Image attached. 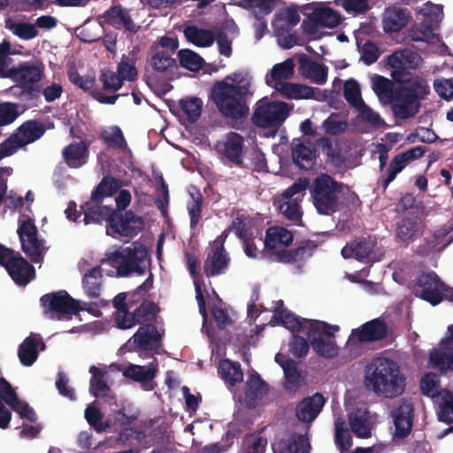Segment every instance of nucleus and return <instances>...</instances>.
Segmentation results:
<instances>
[{
    "label": "nucleus",
    "mask_w": 453,
    "mask_h": 453,
    "mask_svg": "<svg viewBox=\"0 0 453 453\" xmlns=\"http://www.w3.org/2000/svg\"><path fill=\"white\" fill-rule=\"evenodd\" d=\"M421 63V56L411 49L395 50L388 57L392 80L381 75L372 78V90L379 101L382 104H392L393 114L397 119L414 117L419 111V100L429 93L426 81L419 75L413 76L411 72Z\"/></svg>",
    "instance_id": "nucleus-1"
},
{
    "label": "nucleus",
    "mask_w": 453,
    "mask_h": 453,
    "mask_svg": "<svg viewBox=\"0 0 453 453\" xmlns=\"http://www.w3.org/2000/svg\"><path fill=\"white\" fill-rule=\"evenodd\" d=\"M365 385L379 396L394 398L405 389V377L396 362L387 357H376L367 366Z\"/></svg>",
    "instance_id": "nucleus-2"
},
{
    "label": "nucleus",
    "mask_w": 453,
    "mask_h": 453,
    "mask_svg": "<svg viewBox=\"0 0 453 453\" xmlns=\"http://www.w3.org/2000/svg\"><path fill=\"white\" fill-rule=\"evenodd\" d=\"M248 92V85H234L226 81H218L211 88L210 97L221 116L240 120L249 114Z\"/></svg>",
    "instance_id": "nucleus-3"
},
{
    "label": "nucleus",
    "mask_w": 453,
    "mask_h": 453,
    "mask_svg": "<svg viewBox=\"0 0 453 453\" xmlns=\"http://www.w3.org/2000/svg\"><path fill=\"white\" fill-rule=\"evenodd\" d=\"M342 190V183L328 174L317 177L311 188L312 203L319 214L332 215L342 208L338 195Z\"/></svg>",
    "instance_id": "nucleus-4"
},
{
    "label": "nucleus",
    "mask_w": 453,
    "mask_h": 453,
    "mask_svg": "<svg viewBox=\"0 0 453 453\" xmlns=\"http://www.w3.org/2000/svg\"><path fill=\"white\" fill-rule=\"evenodd\" d=\"M17 234L20 242L21 250L29 258L31 263H42L48 250L46 242L39 236L35 220L24 213L18 220Z\"/></svg>",
    "instance_id": "nucleus-5"
},
{
    "label": "nucleus",
    "mask_w": 453,
    "mask_h": 453,
    "mask_svg": "<svg viewBox=\"0 0 453 453\" xmlns=\"http://www.w3.org/2000/svg\"><path fill=\"white\" fill-rule=\"evenodd\" d=\"M291 108L287 103L269 101L266 97L258 100L251 121L262 128H278L289 115Z\"/></svg>",
    "instance_id": "nucleus-6"
},
{
    "label": "nucleus",
    "mask_w": 453,
    "mask_h": 453,
    "mask_svg": "<svg viewBox=\"0 0 453 453\" xmlns=\"http://www.w3.org/2000/svg\"><path fill=\"white\" fill-rule=\"evenodd\" d=\"M40 302L44 316L50 319H60L62 315H77L83 310L80 302L65 291L45 294L40 298Z\"/></svg>",
    "instance_id": "nucleus-7"
},
{
    "label": "nucleus",
    "mask_w": 453,
    "mask_h": 453,
    "mask_svg": "<svg viewBox=\"0 0 453 453\" xmlns=\"http://www.w3.org/2000/svg\"><path fill=\"white\" fill-rule=\"evenodd\" d=\"M99 81L102 83V89L90 90L91 96L98 103L114 104L120 96H127V93H117L123 87L124 81L116 72L108 68L101 70Z\"/></svg>",
    "instance_id": "nucleus-8"
},
{
    "label": "nucleus",
    "mask_w": 453,
    "mask_h": 453,
    "mask_svg": "<svg viewBox=\"0 0 453 453\" xmlns=\"http://www.w3.org/2000/svg\"><path fill=\"white\" fill-rule=\"evenodd\" d=\"M425 153L421 146H416L406 151L400 152L393 157L385 171L378 180V184L386 191L388 185L394 181L410 162L420 158Z\"/></svg>",
    "instance_id": "nucleus-9"
},
{
    "label": "nucleus",
    "mask_w": 453,
    "mask_h": 453,
    "mask_svg": "<svg viewBox=\"0 0 453 453\" xmlns=\"http://www.w3.org/2000/svg\"><path fill=\"white\" fill-rule=\"evenodd\" d=\"M417 284L421 288L419 297L433 306L446 300V296L451 288L446 285L434 272L422 273Z\"/></svg>",
    "instance_id": "nucleus-10"
},
{
    "label": "nucleus",
    "mask_w": 453,
    "mask_h": 453,
    "mask_svg": "<svg viewBox=\"0 0 453 453\" xmlns=\"http://www.w3.org/2000/svg\"><path fill=\"white\" fill-rule=\"evenodd\" d=\"M340 13L326 6L316 7L303 20L302 27L305 34L315 35L319 27L334 28L341 23Z\"/></svg>",
    "instance_id": "nucleus-11"
},
{
    "label": "nucleus",
    "mask_w": 453,
    "mask_h": 453,
    "mask_svg": "<svg viewBox=\"0 0 453 453\" xmlns=\"http://www.w3.org/2000/svg\"><path fill=\"white\" fill-rule=\"evenodd\" d=\"M388 335V327L380 318L369 320L359 327L352 329L348 342L358 345L365 342H374L385 339Z\"/></svg>",
    "instance_id": "nucleus-12"
},
{
    "label": "nucleus",
    "mask_w": 453,
    "mask_h": 453,
    "mask_svg": "<svg viewBox=\"0 0 453 453\" xmlns=\"http://www.w3.org/2000/svg\"><path fill=\"white\" fill-rule=\"evenodd\" d=\"M143 227V219L131 210L125 211L115 210L113 218L111 219L110 229L123 237L133 238L142 232Z\"/></svg>",
    "instance_id": "nucleus-13"
},
{
    "label": "nucleus",
    "mask_w": 453,
    "mask_h": 453,
    "mask_svg": "<svg viewBox=\"0 0 453 453\" xmlns=\"http://www.w3.org/2000/svg\"><path fill=\"white\" fill-rule=\"evenodd\" d=\"M126 255L121 265H117L119 276H129L133 273L142 275L145 273V261L149 257L148 250L141 243L134 242L132 247L125 248Z\"/></svg>",
    "instance_id": "nucleus-14"
},
{
    "label": "nucleus",
    "mask_w": 453,
    "mask_h": 453,
    "mask_svg": "<svg viewBox=\"0 0 453 453\" xmlns=\"http://www.w3.org/2000/svg\"><path fill=\"white\" fill-rule=\"evenodd\" d=\"M230 264V257L224 247V240L217 238L203 262V273L207 278L224 274Z\"/></svg>",
    "instance_id": "nucleus-15"
},
{
    "label": "nucleus",
    "mask_w": 453,
    "mask_h": 453,
    "mask_svg": "<svg viewBox=\"0 0 453 453\" xmlns=\"http://www.w3.org/2000/svg\"><path fill=\"white\" fill-rule=\"evenodd\" d=\"M4 269L15 284L20 287L27 286L35 278V267L18 251L11 257Z\"/></svg>",
    "instance_id": "nucleus-16"
},
{
    "label": "nucleus",
    "mask_w": 453,
    "mask_h": 453,
    "mask_svg": "<svg viewBox=\"0 0 453 453\" xmlns=\"http://www.w3.org/2000/svg\"><path fill=\"white\" fill-rule=\"evenodd\" d=\"M160 334L153 324H147L139 327L134 334L125 344L129 351L135 349L152 350L158 348Z\"/></svg>",
    "instance_id": "nucleus-17"
},
{
    "label": "nucleus",
    "mask_w": 453,
    "mask_h": 453,
    "mask_svg": "<svg viewBox=\"0 0 453 453\" xmlns=\"http://www.w3.org/2000/svg\"><path fill=\"white\" fill-rule=\"evenodd\" d=\"M42 69L34 65L22 64L18 67L10 69L8 77L17 82L28 94L38 91L34 87L42 79Z\"/></svg>",
    "instance_id": "nucleus-18"
},
{
    "label": "nucleus",
    "mask_w": 453,
    "mask_h": 453,
    "mask_svg": "<svg viewBox=\"0 0 453 453\" xmlns=\"http://www.w3.org/2000/svg\"><path fill=\"white\" fill-rule=\"evenodd\" d=\"M448 332L449 336L441 342V349H434L429 354L432 366L441 371L453 370V324Z\"/></svg>",
    "instance_id": "nucleus-19"
},
{
    "label": "nucleus",
    "mask_w": 453,
    "mask_h": 453,
    "mask_svg": "<svg viewBox=\"0 0 453 453\" xmlns=\"http://www.w3.org/2000/svg\"><path fill=\"white\" fill-rule=\"evenodd\" d=\"M413 412L412 403L404 399L392 411L395 437L405 438L410 434L413 425Z\"/></svg>",
    "instance_id": "nucleus-20"
},
{
    "label": "nucleus",
    "mask_w": 453,
    "mask_h": 453,
    "mask_svg": "<svg viewBox=\"0 0 453 453\" xmlns=\"http://www.w3.org/2000/svg\"><path fill=\"white\" fill-rule=\"evenodd\" d=\"M103 23L110 25L116 29L125 28L127 31L136 33L138 27L135 26L127 10L120 5H114L109 8L100 16Z\"/></svg>",
    "instance_id": "nucleus-21"
},
{
    "label": "nucleus",
    "mask_w": 453,
    "mask_h": 453,
    "mask_svg": "<svg viewBox=\"0 0 453 453\" xmlns=\"http://www.w3.org/2000/svg\"><path fill=\"white\" fill-rule=\"evenodd\" d=\"M268 384L257 372L249 376L244 392V402L248 409H255L260 403L264 395L268 392Z\"/></svg>",
    "instance_id": "nucleus-22"
},
{
    "label": "nucleus",
    "mask_w": 453,
    "mask_h": 453,
    "mask_svg": "<svg viewBox=\"0 0 453 453\" xmlns=\"http://www.w3.org/2000/svg\"><path fill=\"white\" fill-rule=\"evenodd\" d=\"M326 399L320 393H316L311 396L303 398L296 409L297 418L302 422H311L320 413Z\"/></svg>",
    "instance_id": "nucleus-23"
},
{
    "label": "nucleus",
    "mask_w": 453,
    "mask_h": 453,
    "mask_svg": "<svg viewBox=\"0 0 453 453\" xmlns=\"http://www.w3.org/2000/svg\"><path fill=\"white\" fill-rule=\"evenodd\" d=\"M45 343L39 334H31L18 349V357L24 366H31L38 358L39 350H44Z\"/></svg>",
    "instance_id": "nucleus-24"
},
{
    "label": "nucleus",
    "mask_w": 453,
    "mask_h": 453,
    "mask_svg": "<svg viewBox=\"0 0 453 453\" xmlns=\"http://www.w3.org/2000/svg\"><path fill=\"white\" fill-rule=\"evenodd\" d=\"M307 337L311 342V347L315 346L316 342L326 338H334L335 333L339 331L340 327L335 325H329L326 322L316 319H304Z\"/></svg>",
    "instance_id": "nucleus-25"
},
{
    "label": "nucleus",
    "mask_w": 453,
    "mask_h": 453,
    "mask_svg": "<svg viewBox=\"0 0 453 453\" xmlns=\"http://www.w3.org/2000/svg\"><path fill=\"white\" fill-rule=\"evenodd\" d=\"M422 227V220L417 213L409 211L395 224V237L402 242L411 241Z\"/></svg>",
    "instance_id": "nucleus-26"
},
{
    "label": "nucleus",
    "mask_w": 453,
    "mask_h": 453,
    "mask_svg": "<svg viewBox=\"0 0 453 453\" xmlns=\"http://www.w3.org/2000/svg\"><path fill=\"white\" fill-rule=\"evenodd\" d=\"M81 208L84 213L83 220L86 225L90 223L101 224L103 221H106L109 227L111 226V219L113 218L115 213L113 208L93 203L91 199L84 203Z\"/></svg>",
    "instance_id": "nucleus-27"
},
{
    "label": "nucleus",
    "mask_w": 453,
    "mask_h": 453,
    "mask_svg": "<svg viewBox=\"0 0 453 453\" xmlns=\"http://www.w3.org/2000/svg\"><path fill=\"white\" fill-rule=\"evenodd\" d=\"M88 144L84 142H73L64 148L62 156L65 163L70 168H80L88 159Z\"/></svg>",
    "instance_id": "nucleus-28"
},
{
    "label": "nucleus",
    "mask_w": 453,
    "mask_h": 453,
    "mask_svg": "<svg viewBox=\"0 0 453 453\" xmlns=\"http://www.w3.org/2000/svg\"><path fill=\"white\" fill-rule=\"evenodd\" d=\"M244 147L243 137L236 132H229L225 136L222 155L236 165L242 164V151Z\"/></svg>",
    "instance_id": "nucleus-29"
},
{
    "label": "nucleus",
    "mask_w": 453,
    "mask_h": 453,
    "mask_svg": "<svg viewBox=\"0 0 453 453\" xmlns=\"http://www.w3.org/2000/svg\"><path fill=\"white\" fill-rule=\"evenodd\" d=\"M374 245L375 242L369 238L357 239L342 250V255L344 258L354 257L358 261L370 262Z\"/></svg>",
    "instance_id": "nucleus-30"
},
{
    "label": "nucleus",
    "mask_w": 453,
    "mask_h": 453,
    "mask_svg": "<svg viewBox=\"0 0 453 453\" xmlns=\"http://www.w3.org/2000/svg\"><path fill=\"white\" fill-rule=\"evenodd\" d=\"M293 162L302 169L310 170L315 165L316 149L311 142L292 144Z\"/></svg>",
    "instance_id": "nucleus-31"
},
{
    "label": "nucleus",
    "mask_w": 453,
    "mask_h": 453,
    "mask_svg": "<svg viewBox=\"0 0 453 453\" xmlns=\"http://www.w3.org/2000/svg\"><path fill=\"white\" fill-rule=\"evenodd\" d=\"M410 14L407 9L399 7L386 10L383 18V29L386 33H397L408 23Z\"/></svg>",
    "instance_id": "nucleus-32"
},
{
    "label": "nucleus",
    "mask_w": 453,
    "mask_h": 453,
    "mask_svg": "<svg viewBox=\"0 0 453 453\" xmlns=\"http://www.w3.org/2000/svg\"><path fill=\"white\" fill-rule=\"evenodd\" d=\"M312 254V249L307 245H301L296 249L282 250L280 251L270 252L268 259L271 262L284 264H293L297 261L304 260Z\"/></svg>",
    "instance_id": "nucleus-33"
},
{
    "label": "nucleus",
    "mask_w": 453,
    "mask_h": 453,
    "mask_svg": "<svg viewBox=\"0 0 453 453\" xmlns=\"http://www.w3.org/2000/svg\"><path fill=\"white\" fill-rule=\"evenodd\" d=\"M45 130V127L42 122L36 119H30L25 121L18 128V132L15 134L19 136L21 144L26 146L39 140L44 134Z\"/></svg>",
    "instance_id": "nucleus-34"
},
{
    "label": "nucleus",
    "mask_w": 453,
    "mask_h": 453,
    "mask_svg": "<svg viewBox=\"0 0 453 453\" xmlns=\"http://www.w3.org/2000/svg\"><path fill=\"white\" fill-rule=\"evenodd\" d=\"M301 73L317 84H324L327 78V67L308 58L300 60Z\"/></svg>",
    "instance_id": "nucleus-35"
},
{
    "label": "nucleus",
    "mask_w": 453,
    "mask_h": 453,
    "mask_svg": "<svg viewBox=\"0 0 453 453\" xmlns=\"http://www.w3.org/2000/svg\"><path fill=\"white\" fill-rule=\"evenodd\" d=\"M120 188V180L110 175L104 176L93 190L91 200L93 203H102L104 197L117 194Z\"/></svg>",
    "instance_id": "nucleus-36"
},
{
    "label": "nucleus",
    "mask_w": 453,
    "mask_h": 453,
    "mask_svg": "<svg viewBox=\"0 0 453 453\" xmlns=\"http://www.w3.org/2000/svg\"><path fill=\"white\" fill-rule=\"evenodd\" d=\"M304 319H300L287 309L279 311V307H275V313L272 318L271 323L274 324V321H277L278 324L282 325L292 333H299L304 330Z\"/></svg>",
    "instance_id": "nucleus-37"
},
{
    "label": "nucleus",
    "mask_w": 453,
    "mask_h": 453,
    "mask_svg": "<svg viewBox=\"0 0 453 453\" xmlns=\"http://www.w3.org/2000/svg\"><path fill=\"white\" fill-rule=\"evenodd\" d=\"M103 279V270L96 265L88 271L82 278V287L86 295L90 298H97L100 296Z\"/></svg>",
    "instance_id": "nucleus-38"
},
{
    "label": "nucleus",
    "mask_w": 453,
    "mask_h": 453,
    "mask_svg": "<svg viewBox=\"0 0 453 453\" xmlns=\"http://www.w3.org/2000/svg\"><path fill=\"white\" fill-rule=\"evenodd\" d=\"M218 372L224 381L230 386H234L243 380V372L238 362H233L228 359L221 360L219 365Z\"/></svg>",
    "instance_id": "nucleus-39"
},
{
    "label": "nucleus",
    "mask_w": 453,
    "mask_h": 453,
    "mask_svg": "<svg viewBox=\"0 0 453 453\" xmlns=\"http://www.w3.org/2000/svg\"><path fill=\"white\" fill-rule=\"evenodd\" d=\"M295 64L292 59L288 58L285 61L276 64L271 70L270 76L266 75V83L272 86L271 81H274L273 87L276 88L279 83L287 82L294 75Z\"/></svg>",
    "instance_id": "nucleus-40"
},
{
    "label": "nucleus",
    "mask_w": 453,
    "mask_h": 453,
    "mask_svg": "<svg viewBox=\"0 0 453 453\" xmlns=\"http://www.w3.org/2000/svg\"><path fill=\"white\" fill-rule=\"evenodd\" d=\"M276 90L288 99H309L314 96V89L312 88L288 81L279 83Z\"/></svg>",
    "instance_id": "nucleus-41"
},
{
    "label": "nucleus",
    "mask_w": 453,
    "mask_h": 453,
    "mask_svg": "<svg viewBox=\"0 0 453 453\" xmlns=\"http://www.w3.org/2000/svg\"><path fill=\"white\" fill-rule=\"evenodd\" d=\"M186 39L197 47H210L215 41V35L209 29L188 26L184 29Z\"/></svg>",
    "instance_id": "nucleus-42"
},
{
    "label": "nucleus",
    "mask_w": 453,
    "mask_h": 453,
    "mask_svg": "<svg viewBox=\"0 0 453 453\" xmlns=\"http://www.w3.org/2000/svg\"><path fill=\"white\" fill-rule=\"evenodd\" d=\"M92 377L89 381V392L95 397L105 396L110 391L106 381L107 372L95 365L89 367Z\"/></svg>",
    "instance_id": "nucleus-43"
},
{
    "label": "nucleus",
    "mask_w": 453,
    "mask_h": 453,
    "mask_svg": "<svg viewBox=\"0 0 453 453\" xmlns=\"http://www.w3.org/2000/svg\"><path fill=\"white\" fill-rule=\"evenodd\" d=\"M159 312L160 308L157 303L152 301L143 300L134 310L136 322L142 326L152 324Z\"/></svg>",
    "instance_id": "nucleus-44"
},
{
    "label": "nucleus",
    "mask_w": 453,
    "mask_h": 453,
    "mask_svg": "<svg viewBox=\"0 0 453 453\" xmlns=\"http://www.w3.org/2000/svg\"><path fill=\"white\" fill-rule=\"evenodd\" d=\"M179 105L190 123H195L198 120L203 110V101L200 98L190 97L181 99Z\"/></svg>",
    "instance_id": "nucleus-45"
},
{
    "label": "nucleus",
    "mask_w": 453,
    "mask_h": 453,
    "mask_svg": "<svg viewBox=\"0 0 453 453\" xmlns=\"http://www.w3.org/2000/svg\"><path fill=\"white\" fill-rule=\"evenodd\" d=\"M149 66L157 73H164L176 66V60L165 51L152 53L148 60Z\"/></svg>",
    "instance_id": "nucleus-46"
},
{
    "label": "nucleus",
    "mask_w": 453,
    "mask_h": 453,
    "mask_svg": "<svg viewBox=\"0 0 453 453\" xmlns=\"http://www.w3.org/2000/svg\"><path fill=\"white\" fill-rule=\"evenodd\" d=\"M123 375L137 382H149L155 378L156 372L154 369L150 367L129 365L125 369Z\"/></svg>",
    "instance_id": "nucleus-47"
},
{
    "label": "nucleus",
    "mask_w": 453,
    "mask_h": 453,
    "mask_svg": "<svg viewBox=\"0 0 453 453\" xmlns=\"http://www.w3.org/2000/svg\"><path fill=\"white\" fill-rule=\"evenodd\" d=\"M85 418L88 425L97 433L106 432L108 423L104 420V414L98 407L88 405L84 412Z\"/></svg>",
    "instance_id": "nucleus-48"
},
{
    "label": "nucleus",
    "mask_w": 453,
    "mask_h": 453,
    "mask_svg": "<svg viewBox=\"0 0 453 453\" xmlns=\"http://www.w3.org/2000/svg\"><path fill=\"white\" fill-rule=\"evenodd\" d=\"M136 60L129 56L123 55L117 66V73L121 80L134 81L137 79L138 72L135 67Z\"/></svg>",
    "instance_id": "nucleus-49"
},
{
    "label": "nucleus",
    "mask_w": 453,
    "mask_h": 453,
    "mask_svg": "<svg viewBox=\"0 0 453 453\" xmlns=\"http://www.w3.org/2000/svg\"><path fill=\"white\" fill-rule=\"evenodd\" d=\"M343 96L345 100L355 110L365 103L361 96L360 86L354 79H349L344 83Z\"/></svg>",
    "instance_id": "nucleus-50"
},
{
    "label": "nucleus",
    "mask_w": 453,
    "mask_h": 453,
    "mask_svg": "<svg viewBox=\"0 0 453 453\" xmlns=\"http://www.w3.org/2000/svg\"><path fill=\"white\" fill-rule=\"evenodd\" d=\"M190 198L187 203V209L190 218V228L194 229L201 219L203 196L197 190L196 193H190Z\"/></svg>",
    "instance_id": "nucleus-51"
},
{
    "label": "nucleus",
    "mask_w": 453,
    "mask_h": 453,
    "mask_svg": "<svg viewBox=\"0 0 453 453\" xmlns=\"http://www.w3.org/2000/svg\"><path fill=\"white\" fill-rule=\"evenodd\" d=\"M136 419V416H127L122 410L114 411L106 418V431L116 432L119 427L129 426Z\"/></svg>",
    "instance_id": "nucleus-52"
},
{
    "label": "nucleus",
    "mask_w": 453,
    "mask_h": 453,
    "mask_svg": "<svg viewBox=\"0 0 453 453\" xmlns=\"http://www.w3.org/2000/svg\"><path fill=\"white\" fill-rule=\"evenodd\" d=\"M178 57L180 65L189 71H199L203 66V59L191 50H180Z\"/></svg>",
    "instance_id": "nucleus-53"
},
{
    "label": "nucleus",
    "mask_w": 453,
    "mask_h": 453,
    "mask_svg": "<svg viewBox=\"0 0 453 453\" xmlns=\"http://www.w3.org/2000/svg\"><path fill=\"white\" fill-rule=\"evenodd\" d=\"M357 44L361 53V59L365 65H370L379 59L380 52L378 46L373 42L366 40L362 44V40H360L357 41Z\"/></svg>",
    "instance_id": "nucleus-54"
},
{
    "label": "nucleus",
    "mask_w": 453,
    "mask_h": 453,
    "mask_svg": "<svg viewBox=\"0 0 453 453\" xmlns=\"http://www.w3.org/2000/svg\"><path fill=\"white\" fill-rule=\"evenodd\" d=\"M366 421L365 416L360 414L359 411L350 413L349 416V424L351 431L360 438H367L371 435Z\"/></svg>",
    "instance_id": "nucleus-55"
},
{
    "label": "nucleus",
    "mask_w": 453,
    "mask_h": 453,
    "mask_svg": "<svg viewBox=\"0 0 453 453\" xmlns=\"http://www.w3.org/2000/svg\"><path fill=\"white\" fill-rule=\"evenodd\" d=\"M431 24L424 20L411 29L410 36L414 42H429L435 36Z\"/></svg>",
    "instance_id": "nucleus-56"
},
{
    "label": "nucleus",
    "mask_w": 453,
    "mask_h": 453,
    "mask_svg": "<svg viewBox=\"0 0 453 453\" xmlns=\"http://www.w3.org/2000/svg\"><path fill=\"white\" fill-rule=\"evenodd\" d=\"M358 112V116L365 122L369 123L371 126L380 128L386 126V122L380 117V115L374 111L370 106H368L365 103L362 104L356 109Z\"/></svg>",
    "instance_id": "nucleus-57"
},
{
    "label": "nucleus",
    "mask_w": 453,
    "mask_h": 453,
    "mask_svg": "<svg viewBox=\"0 0 453 453\" xmlns=\"http://www.w3.org/2000/svg\"><path fill=\"white\" fill-rule=\"evenodd\" d=\"M312 349L319 356L325 358H334L339 352L338 346L333 338H326L316 342Z\"/></svg>",
    "instance_id": "nucleus-58"
},
{
    "label": "nucleus",
    "mask_w": 453,
    "mask_h": 453,
    "mask_svg": "<svg viewBox=\"0 0 453 453\" xmlns=\"http://www.w3.org/2000/svg\"><path fill=\"white\" fill-rule=\"evenodd\" d=\"M185 259L187 268L193 279L195 288H196V286L203 288L204 284L199 272L200 261L198 257L193 253L187 252L185 254Z\"/></svg>",
    "instance_id": "nucleus-59"
},
{
    "label": "nucleus",
    "mask_w": 453,
    "mask_h": 453,
    "mask_svg": "<svg viewBox=\"0 0 453 453\" xmlns=\"http://www.w3.org/2000/svg\"><path fill=\"white\" fill-rule=\"evenodd\" d=\"M9 28L22 40H31L38 35V30L34 24L28 22L12 23Z\"/></svg>",
    "instance_id": "nucleus-60"
},
{
    "label": "nucleus",
    "mask_w": 453,
    "mask_h": 453,
    "mask_svg": "<svg viewBox=\"0 0 453 453\" xmlns=\"http://www.w3.org/2000/svg\"><path fill=\"white\" fill-rule=\"evenodd\" d=\"M336 113H332L323 121L322 127L330 135H338L345 132L348 127L346 120H339Z\"/></svg>",
    "instance_id": "nucleus-61"
},
{
    "label": "nucleus",
    "mask_w": 453,
    "mask_h": 453,
    "mask_svg": "<svg viewBox=\"0 0 453 453\" xmlns=\"http://www.w3.org/2000/svg\"><path fill=\"white\" fill-rule=\"evenodd\" d=\"M335 443L341 451H347L352 445V438L349 430L344 427V422L335 423Z\"/></svg>",
    "instance_id": "nucleus-62"
},
{
    "label": "nucleus",
    "mask_w": 453,
    "mask_h": 453,
    "mask_svg": "<svg viewBox=\"0 0 453 453\" xmlns=\"http://www.w3.org/2000/svg\"><path fill=\"white\" fill-rule=\"evenodd\" d=\"M18 399V394L11 383L5 378L0 377V402L11 407Z\"/></svg>",
    "instance_id": "nucleus-63"
},
{
    "label": "nucleus",
    "mask_w": 453,
    "mask_h": 453,
    "mask_svg": "<svg viewBox=\"0 0 453 453\" xmlns=\"http://www.w3.org/2000/svg\"><path fill=\"white\" fill-rule=\"evenodd\" d=\"M245 453H265L267 446V439L263 436L250 434L246 437Z\"/></svg>",
    "instance_id": "nucleus-64"
}]
</instances>
